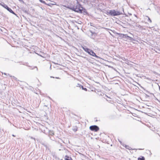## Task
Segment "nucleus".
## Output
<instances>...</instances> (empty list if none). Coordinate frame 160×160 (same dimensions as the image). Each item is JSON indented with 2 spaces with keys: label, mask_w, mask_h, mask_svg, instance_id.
<instances>
[{
  "label": "nucleus",
  "mask_w": 160,
  "mask_h": 160,
  "mask_svg": "<svg viewBox=\"0 0 160 160\" xmlns=\"http://www.w3.org/2000/svg\"><path fill=\"white\" fill-rule=\"evenodd\" d=\"M64 7L69 9L72 11L81 13H84L86 12V10L84 8L78 1L72 2L70 5L64 6Z\"/></svg>",
  "instance_id": "nucleus-1"
},
{
  "label": "nucleus",
  "mask_w": 160,
  "mask_h": 160,
  "mask_svg": "<svg viewBox=\"0 0 160 160\" xmlns=\"http://www.w3.org/2000/svg\"><path fill=\"white\" fill-rule=\"evenodd\" d=\"M43 132L46 135H48L51 140L53 141L55 140V138L52 137L54 135V132L53 130H50L47 128H46L45 129L43 130Z\"/></svg>",
  "instance_id": "nucleus-2"
},
{
  "label": "nucleus",
  "mask_w": 160,
  "mask_h": 160,
  "mask_svg": "<svg viewBox=\"0 0 160 160\" xmlns=\"http://www.w3.org/2000/svg\"><path fill=\"white\" fill-rule=\"evenodd\" d=\"M110 15L111 16H115L121 15L123 14V13H124L123 9V12H120L119 11H117L115 10H110Z\"/></svg>",
  "instance_id": "nucleus-3"
},
{
  "label": "nucleus",
  "mask_w": 160,
  "mask_h": 160,
  "mask_svg": "<svg viewBox=\"0 0 160 160\" xmlns=\"http://www.w3.org/2000/svg\"><path fill=\"white\" fill-rule=\"evenodd\" d=\"M0 5L2 6L3 7L6 9L8 11H9L11 13L15 15L16 16H17V14H16L12 10V9L9 8L7 5L5 4L4 2H2L1 3H0Z\"/></svg>",
  "instance_id": "nucleus-4"
},
{
  "label": "nucleus",
  "mask_w": 160,
  "mask_h": 160,
  "mask_svg": "<svg viewBox=\"0 0 160 160\" xmlns=\"http://www.w3.org/2000/svg\"><path fill=\"white\" fill-rule=\"evenodd\" d=\"M89 129L92 131L97 132L99 130V128L97 125H93L89 127Z\"/></svg>",
  "instance_id": "nucleus-5"
},
{
  "label": "nucleus",
  "mask_w": 160,
  "mask_h": 160,
  "mask_svg": "<svg viewBox=\"0 0 160 160\" xmlns=\"http://www.w3.org/2000/svg\"><path fill=\"white\" fill-rule=\"evenodd\" d=\"M88 54L89 55L96 57V58L98 59H100L101 58L99 57L98 56L96 55V53L94 52L93 51H92V50L90 49V50L89 51V52L88 53Z\"/></svg>",
  "instance_id": "nucleus-6"
},
{
  "label": "nucleus",
  "mask_w": 160,
  "mask_h": 160,
  "mask_svg": "<svg viewBox=\"0 0 160 160\" xmlns=\"http://www.w3.org/2000/svg\"><path fill=\"white\" fill-rule=\"evenodd\" d=\"M21 64L28 66V67L30 69H31V70H33L35 68H36L37 71H38V68L37 67H36V66L32 67V66H30L28 65V62H23V63H22Z\"/></svg>",
  "instance_id": "nucleus-7"
},
{
  "label": "nucleus",
  "mask_w": 160,
  "mask_h": 160,
  "mask_svg": "<svg viewBox=\"0 0 160 160\" xmlns=\"http://www.w3.org/2000/svg\"><path fill=\"white\" fill-rule=\"evenodd\" d=\"M123 38L126 39L127 40H129L131 41H133L134 40V39L133 38L128 36L127 34H124Z\"/></svg>",
  "instance_id": "nucleus-8"
},
{
  "label": "nucleus",
  "mask_w": 160,
  "mask_h": 160,
  "mask_svg": "<svg viewBox=\"0 0 160 160\" xmlns=\"http://www.w3.org/2000/svg\"><path fill=\"white\" fill-rule=\"evenodd\" d=\"M90 32L91 33L90 38L93 39H94L97 35V33L95 32H93L92 31L90 30Z\"/></svg>",
  "instance_id": "nucleus-9"
},
{
  "label": "nucleus",
  "mask_w": 160,
  "mask_h": 160,
  "mask_svg": "<svg viewBox=\"0 0 160 160\" xmlns=\"http://www.w3.org/2000/svg\"><path fill=\"white\" fill-rule=\"evenodd\" d=\"M82 48L83 49L87 52L88 53L89 52V51L90 50V49L89 48L86 47V46H82Z\"/></svg>",
  "instance_id": "nucleus-10"
},
{
  "label": "nucleus",
  "mask_w": 160,
  "mask_h": 160,
  "mask_svg": "<svg viewBox=\"0 0 160 160\" xmlns=\"http://www.w3.org/2000/svg\"><path fill=\"white\" fill-rule=\"evenodd\" d=\"M22 10L23 12L27 14L28 15L30 14L28 10H27V9H25L24 8H22Z\"/></svg>",
  "instance_id": "nucleus-11"
},
{
  "label": "nucleus",
  "mask_w": 160,
  "mask_h": 160,
  "mask_svg": "<svg viewBox=\"0 0 160 160\" xmlns=\"http://www.w3.org/2000/svg\"><path fill=\"white\" fill-rule=\"evenodd\" d=\"M115 33L119 35V37L121 38H123L124 34H122L121 33H119L118 32H116Z\"/></svg>",
  "instance_id": "nucleus-12"
},
{
  "label": "nucleus",
  "mask_w": 160,
  "mask_h": 160,
  "mask_svg": "<svg viewBox=\"0 0 160 160\" xmlns=\"http://www.w3.org/2000/svg\"><path fill=\"white\" fill-rule=\"evenodd\" d=\"M65 157V160H72V159L71 157H69L68 155H66Z\"/></svg>",
  "instance_id": "nucleus-13"
},
{
  "label": "nucleus",
  "mask_w": 160,
  "mask_h": 160,
  "mask_svg": "<svg viewBox=\"0 0 160 160\" xmlns=\"http://www.w3.org/2000/svg\"><path fill=\"white\" fill-rule=\"evenodd\" d=\"M144 19L146 21H149L150 20V18L147 16H145Z\"/></svg>",
  "instance_id": "nucleus-14"
},
{
  "label": "nucleus",
  "mask_w": 160,
  "mask_h": 160,
  "mask_svg": "<svg viewBox=\"0 0 160 160\" xmlns=\"http://www.w3.org/2000/svg\"><path fill=\"white\" fill-rule=\"evenodd\" d=\"M42 145H43L44 147H45L46 150H47V149L49 150V149L48 148L47 144H46L45 143H42Z\"/></svg>",
  "instance_id": "nucleus-15"
},
{
  "label": "nucleus",
  "mask_w": 160,
  "mask_h": 160,
  "mask_svg": "<svg viewBox=\"0 0 160 160\" xmlns=\"http://www.w3.org/2000/svg\"><path fill=\"white\" fill-rule=\"evenodd\" d=\"M78 129V128L77 126H76L74 127H73L72 130L74 131V132H76L77 131Z\"/></svg>",
  "instance_id": "nucleus-16"
},
{
  "label": "nucleus",
  "mask_w": 160,
  "mask_h": 160,
  "mask_svg": "<svg viewBox=\"0 0 160 160\" xmlns=\"http://www.w3.org/2000/svg\"><path fill=\"white\" fill-rule=\"evenodd\" d=\"M124 147H125V148L129 150H132V148L130 147L129 146L127 145H125Z\"/></svg>",
  "instance_id": "nucleus-17"
},
{
  "label": "nucleus",
  "mask_w": 160,
  "mask_h": 160,
  "mask_svg": "<svg viewBox=\"0 0 160 160\" xmlns=\"http://www.w3.org/2000/svg\"><path fill=\"white\" fill-rule=\"evenodd\" d=\"M80 86H81V88H82V90H84L85 91H87V89L86 88H84L83 87V86L82 85H79Z\"/></svg>",
  "instance_id": "nucleus-18"
},
{
  "label": "nucleus",
  "mask_w": 160,
  "mask_h": 160,
  "mask_svg": "<svg viewBox=\"0 0 160 160\" xmlns=\"http://www.w3.org/2000/svg\"><path fill=\"white\" fill-rule=\"evenodd\" d=\"M138 160H145L144 157L143 156H141V157L138 158Z\"/></svg>",
  "instance_id": "nucleus-19"
},
{
  "label": "nucleus",
  "mask_w": 160,
  "mask_h": 160,
  "mask_svg": "<svg viewBox=\"0 0 160 160\" xmlns=\"http://www.w3.org/2000/svg\"><path fill=\"white\" fill-rule=\"evenodd\" d=\"M110 10H108L105 11V13L106 14L108 15H110Z\"/></svg>",
  "instance_id": "nucleus-20"
},
{
  "label": "nucleus",
  "mask_w": 160,
  "mask_h": 160,
  "mask_svg": "<svg viewBox=\"0 0 160 160\" xmlns=\"http://www.w3.org/2000/svg\"><path fill=\"white\" fill-rule=\"evenodd\" d=\"M2 74H4L5 75L7 76H10V77H12V76L10 75H9V74H7V73H5V72L3 73L2 72Z\"/></svg>",
  "instance_id": "nucleus-21"
},
{
  "label": "nucleus",
  "mask_w": 160,
  "mask_h": 160,
  "mask_svg": "<svg viewBox=\"0 0 160 160\" xmlns=\"http://www.w3.org/2000/svg\"><path fill=\"white\" fill-rule=\"evenodd\" d=\"M39 0V1L42 3H43L45 5L47 4V3H46L43 0Z\"/></svg>",
  "instance_id": "nucleus-22"
},
{
  "label": "nucleus",
  "mask_w": 160,
  "mask_h": 160,
  "mask_svg": "<svg viewBox=\"0 0 160 160\" xmlns=\"http://www.w3.org/2000/svg\"><path fill=\"white\" fill-rule=\"evenodd\" d=\"M21 2L23 4H25V2L23 0H18Z\"/></svg>",
  "instance_id": "nucleus-23"
},
{
  "label": "nucleus",
  "mask_w": 160,
  "mask_h": 160,
  "mask_svg": "<svg viewBox=\"0 0 160 160\" xmlns=\"http://www.w3.org/2000/svg\"><path fill=\"white\" fill-rule=\"evenodd\" d=\"M121 58L124 61H125L126 60V59L124 57H122Z\"/></svg>",
  "instance_id": "nucleus-24"
},
{
  "label": "nucleus",
  "mask_w": 160,
  "mask_h": 160,
  "mask_svg": "<svg viewBox=\"0 0 160 160\" xmlns=\"http://www.w3.org/2000/svg\"><path fill=\"white\" fill-rule=\"evenodd\" d=\"M12 77L13 78V79H14L15 80H16V79H17V78H16L14 76H12L11 77Z\"/></svg>",
  "instance_id": "nucleus-25"
},
{
  "label": "nucleus",
  "mask_w": 160,
  "mask_h": 160,
  "mask_svg": "<svg viewBox=\"0 0 160 160\" xmlns=\"http://www.w3.org/2000/svg\"><path fill=\"white\" fill-rule=\"evenodd\" d=\"M37 54H38V55L39 56H40V57H42V58H44V57L42 55H41V54H38V53H37Z\"/></svg>",
  "instance_id": "nucleus-26"
},
{
  "label": "nucleus",
  "mask_w": 160,
  "mask_h": 160,
  "mask_svg": "<svg viewBox=\"0 0 160 160\" xmlns=\"http://www.w3.org/2000/svg\"><path fill=\"white\" fill-rule=\"evenodd\" d=\"M79 85H81L80 84H79V83H78V84H77V87H79L80 88H81V86H80Z\"/></svg>",
  "instance_id": "nucleus-27"
},
{
  "label": "nucleus",
  "mask_w": 160,
  "mask_h": 160,
  "mask_svg": "<svg viewBox=\"0 0 160 160\" xmlns=\"http://www.w3.org/2000/svg\"><path fill=\"white\" fill-rule=\"evenodd\" d=\"M75 22L77 23H78L79 24H81L82 22L81 21H80V22H78L77 21H75Z\"/></svg>",
  "instance_id": "nucleus-28"
},
{
  "label": "nucleus",
  "mask_w": 160,
  "mask_h": 160,
  "mask_svg": "<svg viewBox=\"0 0 160 160\" xmlns=\"http://www.w3.org/2000/svg\"><path fill=\"white\" fill-rule=\"evenodd\" d=\"M22 17L24 18V19H27V18H26V17L25 16H24V15H22Z\"/></svg>",
  "instance_id": "nucleus-29"
},
{
  "label": "nucleus",
  "mask_w": 160,
  "mask_h": 160,
  "mask_svg": "<svg viewBox=\"0 0 160 160\" xmlns=\"http://www.w3.org/2000/svg\"><path fill=\"white\" fill-rule=\"evenodd\" d=\"M51 67H52V64H51L50 65V70H51L52 69Z\"/></svg>",
  "instance_id": "nucleus-30"
},
{
  "label": "nucleus",
  "mask_w": 160,
  "mask_h": 160,
  "mask_svg": "<svg viewBox=\"0 0 160 160\" xmlns=\"http://www.w3.org/2000/svg\"><path fill=\"white\" fill-rule=\"evenodd\" d=\"M145 95H146V96L147 97H149V95H147L146 93H145Z\"/></svg>",
  "instance_id": "nucleus-31"
},
{
  "label": "nucleus",
  "mask_w": 160,
  "mask_h": 160,
  "mask_svg": "<svg viewBox=\"0 0 160 160\" xmlns=\"http://www.w3.org/2000/svg\"><path fill=\"white\" fill-rule=\"evenodd\" d=\"M152 96H153L154 95L153 94L151 93V97H152Z\"/></svg>",
  "instance_id": "nucleus-32"
},
{
  "label": "nucleus",
  "mask_w": 160,
  "mask_h": 160,
  "mask_svg": "<svg viewBox=\"0 0 160 160\" xmlns=\"http://www.w3.org/2000/svg\"><path fill=\"white\" fill-rule=\"evenodd\" d=\"M54 63L55 64H57V65H59V64H58V63H55V62H54Z\"/></svg>",
  "instance_id": "nucleus-33"
},
{
  "label": "nucleus",
  "mask_w": 160,
  "mask_h": 160,
  "mask_svg": "<svg viewBox=\"0 0 160 160\" xmlns=\"http://www.w3.org/2000/svg\"><path fill=\"white\" fill-rule=\"evenodd\" d=\"M146 91V93H149V92H148V91Z\"/></svg>",
  "instance_id": "nucleus-34"
},
{
  "label": "nucleus",
  "mask_w": 160,
  "mask_h": 160,
  "mask_svg": "<svg viewBox=\"0 0 160 160\" xmlns=\"http://www.w3.org/2000/svg\"><path fill=\"white\" fill-rule=\"evenodd\" d=\"M57 78V79H60V78H59V77H56L55 78Z\"/></svg>",
  "instance_id": "nucleus-35"
},
{
  "label": "nucleus",
  "mask_w": 160,
  "mask_h": 160,
  "mask_svg": "<svg viewBox=\"0 0 160 160\" xmlns=\"http://www.w3.org/2000/svg\"><path fill=\"white\" fill-rule=\"evenodd\" d=\"M102 94L104 95V94L102 93V94H101V93L100 94V95H101V96H103V95Z\"/></svg>",
  "instance_id": "nucleus-36"
},
{
  "label": "nucleus",
  "mask_w": 160,
  "mask_h": 160,
  "mask_svg": "<svg viewBox=\"0 0 160 160\" xmlns=\"http://www.w3.org/2000/svg\"><path fill=\"white\" fill-rule=\"evenodd\" d=\"M50 78H55L54 77H52V76H51Z\"/></svg>",
  "instance_id": "nucleus-37"
},
{
  "label": "nucleus",
  "mask_w": 160,
  "mask_h": 160,
  "mask_svg": "<svg viewBox=\"0 0 160 160\" xmlns=\"http://www.w3.org/2000/svg\"><path fill=\"white\" fill-rule=\"evenodd\" d=\"M92 23H90V25L91 26H93L92 25Z\"/></svg>",
  "instance_id": "nucleus-38"
},
{
  "label": "nucleus",
  "mask_w": 160,
  "mask_h": 160,
  "mask_svg": "<svg viewBox=\"0 0 160 160\" xmlns=\"http://www.w3.org/2000/svg\"><path fill=\"white\" fill-rule=\"evenodd\" d=\"M104 28L105 29H106V30H107V29L109 30V29L106 28Z\"/></svg>",
  "instance_id": "nucleus-39"
},
{
  "label": "nucleus",
  "mask_w": 160,
  "mask_h": 160,
  "mask_svg": "<svg viewBox=\"0 0 160 160\" xmlns=\"http://www.w3.org/2000/svg\"><path fill=\"white\" fill-rule=\"evenodd\" d=\"M147 125V127H148L149 128H150V126L148 125Z\"/></svg>",
  "instance_id": "nucleus-40"
},
{
  "label": "nucleus",
  "mask_w": 160,
  "mask_h": 160,
  "mask_svg": "<svg viewBox=\"0 0 160 160\" xmlns=\"http://www.w3.org/2000/svg\"><path fill=\"white\" fill-rule=\"evenodd\" d=\"M119 142L121 143H121H122V142H121V141H119Z\"/></svg>",
  "instance_id": "nucleus-41"
},
{
  "label": "nucleus",
  "mask_w": 160,
  "mask_h": 160,
  "mask_svg": "<svg viewBox=\"0 0 160 160\" xmlns=\"http://www.w3.org/2000/svg\"><path fill=\"white\" fill-rule=\"evenodd\" d=\"M12 135L13 137H15V136L14 134H12Z\"/></svg>",
  "instance_id": "nucleus-42"
},
{
  "label": "nucleus",
  "mask_w": 160,
  "mask_h": 160,
  "mask_svg": "<svg viewBox=\"0 0 160 160\" xmlns=\"http://www.w3.org/2000/svg\"><path fill=\"white\" fill-rule=\"evenodd\" d=\"M75 27H77L76 25H75ZM78 29H79V28L77 26Z\"/></svg>",
  "instance_id": "nucleus-43"
},
{
  "label": "nucleus",
  "mask_w": 160,
  "mask_h": 160,
  "mask_svg": "<svg viewBox=\"0 0 160 160\" xmlns=\"http://www.w3.org/2000/svg\"><path fill=\"white\" fill-rule=\"evenodd\" d=\"M83 58H86V57H83Z\"/></svg>",
  "instance_id": "nucleus-44"
},
{
  "label": "nucleus",
  "mask_w": 160,
  "mask_h": 160,
  "mask_svg": "<svg viewBox=\"0 0 160 160\" xmlns=\"http://www.w3.org/2000/svg\"><path fill=\"white\" fill-rule=\"evenodd\" d=\"M8 122H10V123H11V122H10L9 121V120H8Z\"/></svg>",
  "instance_id": "nucleus-45"
},
{
  "label": "nucleus",
  "mask_w": 160,
  "mask_h": 160,
  "mask_svg": "<svg viewBox=\"0 0 160 160\" xmlns=\"http://www.w3.org/2000/svg\"><path fill=\"white\" fill-rule=\"evenodd\" d=\"M134 16L135 17H137V16L136 15L134 14Z\"/></svg>",
  "instance_id": "nucleus-46"
},
{
  "label": "nucleus",
  "mask_w": 160,
  "mask_h": 160,
  "mask_svg": "<svg viewBox=\"0 0 160 160\" xmlns=\"http://www.w3.org/2000/svg\"><path fill=\"white\" fill-rule=\"evenodd\" d=\"M105 96L106 97V96H107V97H108V96H107L106 94H105Z\"/></svg>",
  "instance_id": "nucleus-47"
},
{
  "label": "nucleus",
  "mask_w": 160,
  "mask_h": 160,
  "mask_svg": "<svg viewBox=\"0 0 160 160\" xmlns=\"http://www.w3.org/2000/svg\"><path fill=\"white\" fill-rule=\"evenodd\" d=\"M109 33H110V34L111 35H112V34H111V33L110 32H109Z\"/></svg>",
  "instance_id": "nucleus-48"
},
{
  "label": "nucleus",
  "mask_w": 160,
  "mask_h": 160,
  "mask_svg": "<svg viewBox=\"0 0 160 160\" xmlns=\"http://www.w3.org/2000/svg\"><path fill=\"white\" fill-rule=\"evenodd\" d=\"M159 90H160V87L159 86Z\"/></svg>",
  "instance_id": "nucleus-49"
},
{
  "label": "nucleus",
  "mask_w": 160,
  "mask_h": 160,
  "mask_svg": "<svg viewBox=\"0 0 160 160\" xmlns=\"http://www.w3.org/2000/svg\"><path fill=\"white\" fill-rule=\"evenodd\" d=\"M152 130V131H154V130Z\"/></svg>",
  "instance_id": "nucleus-50"
}]
</instances>
